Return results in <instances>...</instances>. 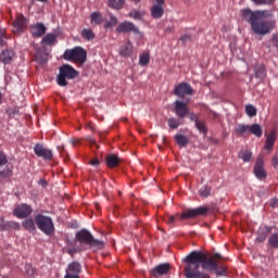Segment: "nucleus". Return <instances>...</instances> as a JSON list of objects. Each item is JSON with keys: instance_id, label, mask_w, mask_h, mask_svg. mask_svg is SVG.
I'll return each mask as SVG.
<instances>
[{"instance_id": "obj_50", "label": "nucleus", "mask_w": 278, "mask_h": 278, "mask_svg": "<svg viewBox=\"0 0 278 278\" xmlns=\"http://www.w3.org/2000/svg\"><path fill=\"white\" fill-rule=\"evenodd\" d=\"M130 18H135L136 21H138V18H140V12L139 11H131L129 13Z\"/></svg>"}, {"instance_id": "obj_11", "label": "nucleus", "mask_w": 278, "mask_h": 278, "mask_svg": "<svg viewBox=\"0 0 278 278\" xmlns=\"http://www.w3.org/2000/svg\"><path fill=\"white\" fill-rule=\"evenodd\" d=\"M31 206L29 204L23 203L17 205L14 210H13V216H15V218H27L29 216H31Z\"/></svg>"}, {"instance_id": "obj_28", "label": "nucleus", "mask_w": 278, "mask_h": 278, "mask_svg": "<svg viewBox=\"0 0 278 278\" xmlns=\"http://www.w3.org/2000/svg\"><path fill=\"white\" fill-rule=\"evenodd\" d=\"M56 40H58V36L55 34H47L42 38L41 45H47L48 47H51V45H55Z\"/></svg>"}, {"instance_id": "obj_60", "label": "nucleus", "mask_w": 278, "mask_h": 278, "mask_svg": "<svg viewBox=\"0 0 278 278\" xmlns=\"http://www.w3.org/2000/svg\"><path fill=\"white\" fill-rule=\"evenodd\" d=\"M168 223H169V225L173 224V223H175V216L168 217Z\"/></svg>"}, {"instance_id": "obj_34", "label": "nucleus", "mask_w": 278, "mask_h": 278, "mask_svg": "<svg viewBox=\"0 0 278 278\" xmlns=\"http://www.w3.org/2000/svg\"><path fill=\"white\" fill-rule=\"evenodd\" d=\"M254 71L255 77H257V79H264V77H266V67H264V65L255 66Z\"/></svg>"}, {"instance_id": "obj_41", "label": "nucleus", "mask_w": 278, "mask_h": 278, "mask_svg": "<svg viewBox=\"0 0 278 278\" xmlns=\"http://www.w3.org/2000/svg\"><path fill=\"white\" fill-rule=\"evenodd\" d=\"M12 177V169L11 168H4L0 170V178L1 179H10Z\"/></svg>"}, {"instance_id": "obj_44", "label": "nucleus", "mask_w": 278, "mask_h": 278, "mask_svg": "<svg viewBox=\"0 0 278 278\" xmlns=\"http://www.w3.org/2000/svg\"><path fill=\"white\" fill-rule=\"evenodd\" d=\"M118 24V18H116V16L114 15H111L110 16V21H108L105 23V27H116V25Z\"/></svg>"}, {"instance_id": "obj_47", "label": "nucleus", "mask_w": 278, "mask_h": 278, "mask_svg": "<svg viewBox=\"0 0 278 278\" xmlns=\"http://www.w3.org/2000/svg\"><path fill=\"white\" fill-rule=\"evenodd\" d=\"M87 248H71L67 250L68 255H75V253H80V251H86Z\"/></svg>"}, {"instance_id": "obj_39", "label": "nucleus", "mask_w": 278, "mask_h": 278, "mask_svg": "<svg viewBox=\"0 0 278 278\" xmlns=\"http://www.w3.org/2000/svg\"><path fill=\"white\" fill-rule=\"evenodd\" d=\"M245 114L253 118V116H257V109L253 104H248L245 106Z\"/></svg>"}, {"instance_id": "obj_32", "label": "nucleus", "mask_w": 278, "mask_h": 278, "mask_svg": "<svg viewBox=\"0 0 278 278\" xmlns=\"http://www.w3.org/2000/svg\"><path fill=\"white\" fill-rule=\"evenodd\" d=\"M181 118H176V117H170L168 121H167V125L169 128L172 129H178L179 126H181Z\"/></svg>"}, {"instance_id": "obj_24", "label": "nucleus", "mask_w": 278, "mask_h": 278, "mask_svg": "<svg viewBox=\"0 0 278 278\" xmlns=\"http://www.w3.org/2000/svg\"><path fill=\"white\" fill-rule=\"evenodd\" d=\"M270 231H271L270 227L264 226L263 228L260 229L256 240L258 242H264L266 238H268V233H270Z\"/></svg>"}, {"instance_id": "obj_54", "label": "nucleus", "mask_w": 278, "mask_h": 278, "mask_svg": "<svg viewBox=\"0 0 278 278\" xmlns=\"http://www.w3.org/2000/svg\"><path fill=\"white\" fill-rule=\"evenodd\" d=\"M87 142H88L89 144H94V147H98V146H97V141H94V139H92L91 137H88V138H87Z\"/></svg>"}, {"instance_id": "obj_38", "label": "nucleus", "mask_w": 278, "mask_h": 278, "mask_svg": "<svg viewBox=\"0 0 278 278\" xmlns=\"http://www.w3.org/2000/svg\"><path fill=\"white\" fill-rule=\"evenodd\" d=\"M195 127L200 131V134H203V136H207V126L205 125V121L197 122Z\"/></svg>"}, {"instance_id": "obj_42", "label": "nucleus", "mask_w": 278, "mask_h": 278, "mask_svg": "<svg viewBox=\"0 0 278 278\" xmlns=\"http://www.w3.org/2000/svg\"><path fill=\"white\" fill-rule=\"evenodd\" d=\"M268 244H270L274 249H278V235H271L268 239Z\"/></svg>"}, {"instance_id": "obj_26", "label": "nucleus", "mask_w": 278, "mask_h": 278, "mask_svg": "<svg viewBox=\"0 0 278 278\" xmlns=\"http://www.w3.org/2000/svg\"><path fill=\"white\" fill-rule=\"evenodd\" d=\"M131 51H134V47L131 46L130 42H128V43L121 47L119 55L122 58H129V55H131Z\"/></svg>"}, {"instance_id": "obj_7", "label": "nucleus", "mask_w": 278, "mask_h": 278, "mask_svg": "<svg viewBox=\"0 0 278 278\" xmlns=\"http://www.w3.org/2000/svg\"><path fill=\"white\" fill-rule=\"evenodd\" d=\"M63 58L67 62H76L78 64H85L88 59V52L81 47H75L73 49H67L63 53Z\"/></svg>"}, {"instance_id": "obj_15", "label": "nucleus", "mask_w": 278, "mask_h": 278, "mask_svg": "<svg viewBox=\"0 0 278 278\" xmlns=\"http://www.w3.org/2000/svg\"><path fill=\"white\" fill-rule=\"evenodd\" d=\"M16 55V52L12 49H4L0 52V62L4 66H8V64H12V61L14 60V56Z\"/></svg>"}, {"instance_id": "obj_9", "label": "nucleus", "mask_w": 278, "mask_h": 278, "mask_svg": "<svg viewBox=\"0 0 278 278\" xmlns=\"http://www.w3.org/2000/svg\"><path fill=\"white\" fill-rule=\"evenodd\" d=\"M193 92L194 90L192 89V86H190L188 83H180L174 89V94L179 97V99H184L186 96L192 97Z\"/></svg>"}, {"instance_id": "obj_55", "label": "nucleus", "mask_w": 278, "mask_h": 278, "mask_svg": "<svg viewBox=\"0 0 278 278\" xmlns=\"http://www.w3.org/2000/svg\"><path fill=\"white\" fill-rule=\"evenodd\" d=\"M277 204H278L277 199H271V201L269 202L270 207H275Z\"/></svg>"}, {"instance_id": "obj_19", "label": "nucleus", "mask_w": 278, "mask_h": 278, "mask_svg": "<svg viewBox=\"0 0 278 278\" xmlns=\"http://www.w3.org/2000/svg\"><path fill=\"white\" fill-rule=\"evenodd\" d=\"M66 273L70 275H77V277H79L81 274V264L77 261L70 263L66 268Z\"/></svg>"}, {"instance_id": "obj_59", "label": "nucleus", "mask_w": 278, "mask_h": 278, "mask_svg": "<svg viewBox=\"0 0 278 278\" xmlns=\"http://www.w3.org/2000/svg\"><path fill=\"white\" fill-rule=\"evenodd\" d=\"M163 4H164V0H156V4L154 5H160L162 8Z\"/></svg>"}, {"instance_id": "obj_43", "label": "nucleus", "mask_w": 278, "mask_h": 278, "mask_svg": "<svg viewBox=\"0 0 278 278\" xmlns=\"http://www.w3.org/2000/svg\"><path fill=\"white\" fill-rule=\"evenodd\" d=\"M18 230L21 229V224H18V222H7V230Z\"/></svg>"}, {"instance_id": "obj_23", "label": "nucleus", "mask_w": 278, "mask_h": 278, "mask_svg": "<svg viewBox=\"0 0 278 278\" xmlns=\"http://www.w3.org/2000/svg\"><path fill=\"white\" fill-rule=\"evenodd\" d=\"M121 164V159L116 154H110L106 156V166L109 168H116Z\"/></svg>"}, {"instance_id": "obj_36", "label": "nucleus", "mask_w": 278, "mask_h": 278, "mask_svg": "<svg viewBox=\"0 0 278 278\" xmlns=\"http://www.w3.org/2000/svg\"><path fill=\"white\" fill-rule=\"evenodd\" d=\"M109 5L113 10H122L123 5H125V0H109Z\"/></svg>"}, {"instance_id": "obj_57", "label": "nucleus", "mask_w": 278, "mask_h": 278, "mask_svg": "<svg viewBox=\"0 0 278 278\" xmlns=\"http://www.w3.org/2000/svg\"><path fill=\"white\" fill-rule=\"evenodd\" d=\"M64 278H79V276L66 273Z\"/></svg>"}, {"instance_id": "obj_51", "label": "nucleus", "mask_w": 278, "mask_h": 278, "mask_svg": "<svg viewBox=\"0 0 278 278\" xmlns=\"http://www.w3.org/2000/svg\"><path fill=\"white\" fill-rule=\"evenodd\" d=\"M190 40H191L190 35H182L180 37V41L184 42V45H186V42H190Z\"/></svg>"}, {"instance_id": "obj_40", "label": "nucleus", "mask_w": 278, "mask_h": 278, "mask_svg": "<svg viewBox=\"0 0 278 278\" xmlns=\"http://www.w3.org/2000/svg\"><path fill=\"white\" fill-rule=\"evenodd\" d=\"M81 36L85 40H94V33H92V29H83Z\"/></svg>"}, {"instance_id": "obj_62", "label": "nucleus", "mask_w": 278, "mask_h": 278, "mask_svg": "<svg viewBox=\"0 0 278 278\" xmlns=\"http://www.w3.org/2000/svg\"><path fill=\"white\" fill-rule=\"evenodd\" d=\"M165 31H166L167 34H170V31H173V28L167 27V28L165 29Z\"/></svg>"}, {"instance_id": "obj_14", "label": "nucleus", "mask_w": 278, "mask_h": 278, "mask_svg": "<svg viewBox=\"0 0 278 278\" xmlns=\"http://www.w3.org/2000/svg\"><path fill=\"white\" fill-rule=\"evenodd\" d=\"M254 175L257 179H266V170L264 169V159L258 156L254 165Z\"/></svg>"}, {"instance_id": "obj_18", "label": "nucleus", "mask_w": 278, "mask_h": 278, "mask_svg": "<svg viewBox=\"0 0 278 278\" xmlns=\"http://www.w3.org/2000/svg\"><path fill=\"white\" fill-rule=\"evenodd\" d=\"M168 270H170V264L163 263L152 269V275L153 277H162V275H168Z\"/></svg>"}, {"instance_id": "obj_53", "label": "nucleus", "mask_w": 278, "mask_h": 278, "mask_svg": "<svg viewBox=\"0 0 278 278\" xmlns=\"http://www.w3.org/2000/svg\"><path fill=\"white\" fill-rule=\"evenodd\" d=\"M7 40H8V38H5V36L1 35L0 36V47H5Z\"/></svg>"}, {"instance_id": "obj_12", "label": "nucleus", "mask_w": 278, "mask_h": 278, "mask_svg": "<svg viewBox=\"0 0 278 278\" xmlns=\"http://www.w3.org/2000/svg\"><path fill=\"white\" fill-rule=\"evenodd\" d=\"M34 153H35V155H37V157H42V160H46V161L53 160V152L51 150L45 148V146H42L40 143L35 144Z\"/></svg>"}, {"instance_id": "obj_30", "label": "nucleus", "mask_w": 278, "mask_h": 278, "mask_svg": "<svg viewBox=\"0 0 278 278\" xmlns=\"http://www.w3.org/2000/svg\"><path fill=\"white\" fill-rule=\"evenodd\" d=\"M90 18L93 25H101L103 23V15L100 12L91 13Z\"/></svg>"}, {"instance_id": "obj_45", "label": "nucleus", "mask_w": 278, "mask_h": 278, "mask_svg": "<svg viewBox=\"0 0 278 278\" xmlns=\"http://www.w3.org/2000/svg\"><path fill=\"white\" fill-rule=\"evenodd\" d=\"M256 5H273L276 0H252Z\"/></svg>"}, {"instance_id": "obj_64", "label": "nucleus", "mask_w": 278, "mask_h": 278, "mask_svg": "<svg viewBox=\"0 0 278 278\" xmlns=\"http://www.w3.org/2000/svg\"><path fill=\"white\" fill-rule=\"evenodd\" d=\"M78 142H79V141H77V140H73V141H72V144L75 146V144H77Z\"/></svg>"}, {"instance_id": "obj_4", "label": "nucleus", "mask_w": 278, "mask_h": 278, "mask_svg": "<svg viewBox=\"0 0 278 278\" xmlns=\"http://www.w3.org/2000/svg\"><path fill=\"white\" fill-rule=\"evenodd\" d=\"M35 225L45 236L51 237L55 235V224L51 216H47L42 213L37 214L35 216Z\"/></svg>"}, {"instance_id": "obj_2", "label": "nucleus", "mask_w": 278, "mask_h": 278, "mask_svg": "<svg viewBox=\"0 0 278 278\" xmlns=\"http://www.w3.org/2000/svg\"><path fill=\"white\" fill-rule=\"evenodd\" d=\"M184 275L186 278H210V274L201 271V263L194 251L184 258Z\"/></svg>"}, {"instance_id": "obj_13", "label": "nucleus", "mask_w": 278, "mask_h": 278, "mask_svg": "<svg viewBox=\"0 0 278 278\" xmlns=\"http://www.w3.org/2000/svg\"><path fill=\"white\" fill-rule=\"evenodd\" d=\"M139 34V29L138 26H136V24L131 23V22H123L121 23L117 27H116V34Z\"/></svg>"}, {"instance_id": "obj_1", "label": "nucleus", "mask_w": 278, "mask_h": 278, "mask_svg": "<svg viewBox=\"0 0 278 278\" xmlns=\"http://www.w3.org/2000/svg\"><path fill=\"white\" fill-rule=\"evenodd\" d=\"M273 13L268 10L263 11H251V9H244L242 11V18L250 23L252 31L257 36H266L273 31V22L264 21V18H269Z\"/></svg>"}, {"instance_id": "obj_37", "label": "nucleus", "mask_w": 278, "mask_h": 278, "mask_svg": "<svg viewBox=\"0 0 278 278\" xmlns=\"http://www.w3.org/2000/svg\"><path fill=\"white\" fill-rule=\"evenodd\" d=\"M200 197H204V199H207L212 194V187L210 186H202L201 189L199 190Z\"/></svg>"}, {"instance_id": "obj_49", "label": "nucleus", "mask_w": 278, "mask_h": 278, "mask_svg": "<svg viewBox=\"0 0 278 278\" xmlns=\"http://www.w3.org/2000/svg\"><path fill=\"white\" fill-rule=\"evenodd\" d=\"M188 116H189V119H190V121H192L193 123H195V125H197V123H199V115H197V114H194V113H190V111H189Z\"/></svg>"}, {"instance_id": "obj_21", "label": "nucleus", "mask_w": 278, "mask_h": 278, "mask_svg": "<svg viewBox=\"0 0 278 278\" xmlns=\"http://www.w3.org/2000/svg\"><path fill=\"white\" fill-rule=\"evenodd\" d=\"M276 140H277V132H275V130H273L271 132L268 134V136L266 138L265 150L269 151V152L273 151Z\"/></svg>"}, {"instance_id": "obj_5", "label": "nucleus", "mask_w": 278, "mask_h": 278, "mask_svg": "<svg viewBox=\"0 0 278 278\" xmlns=\"http://www.w3.org/2000/svg\"><path fill=\"white\" fill-rule=\"evenodd\" d=\"M194 252L195 256L198 257V262H200L203 270H208L211 273L215 271L216 275H225V273H227V269L225 267H220V269H218V262H216L214 257H207L205 254L199 251Z\"/></svg>"}, {"instance_id": "obj_3", "label": "nucleus", "mask_w": 278, "mask_h": 278, "mask_svg": "<svg viewBox=\"0 0 278 278\" xmlns=\"http://www.w3.org/2000/svg\"><path fill=\"white\" fill-rule=\"evenodd\" d=\"M76 242L81 244V249H92V251H101L105 247V242L94 239L92 233L87 229H81L76 232Z\"/></svg>"}, {"instance_id": "obj_63", "label": "nucleus", "mask_w": 278, "mask_h": 278, "mask_svg": "<svg viewBox=\"0 0 278 278\" xmlns=\"http://www.w3.org/2000/svg\"><path fill=\"white\" fill-rule=\"evenodd\" d=\"M37 1H39L40 3H47V1L49 0H37Z\"/></svg>"}, {"instance_id": "obj_52", "label": "nucleus", "mask_w": 278, "mask_h": 278, "mask_svg": "<svg viewBox=\"0 0 278 278\" xmlns=\"http://www.w3.org/2000/svg\"><path fill=\"white\" fill-rule=\"evenodd\" d=\"M0 231H8V222L0 223Z\"/></svg>"}, {"instance_id": "obj_29", "label": "nucleus", "mask_w": 278, "mask_h": 278, "mask_svg": "<svg viewBox=\"0 0 278 278\" xmlns=\"http://www.w3.org/2000/svg\"><path fill=\"white\" fill-rule=\"evenodd\" d=\"M151 15L153 18H162L164 16V7L154 4L151 9Z\"/></svg>"}, {"instance_id": "obj_17", "label": "nucleus", "mask_w": 278, "mask_h": 278, "mask_svg": "<svg viewBox=\"0 0 278 278\" xmlns=\"http://www.w3.org/2000/svg\"><path fill=\"white\" fill-rule=\"evenodd\" d=\"M30 34L34 38H42L47 34V26L42 23H37L30 27Z\"/></svg>"}, {"instance_id": "obj_35", "label": "nucleus", "mask_w": 278, "mask_h": 278, "mask_svg": "<svg viewBox=\"0 0 278 278\" xmlns=\"http://www.w3.org/2000/svg\"><path fill=\"white\" fill-rule=\"evenodd\" d=\"M149 62H151V54L149 51H144L140 55V66H149Z\"/></svg>"}, {"instance_id": "obj_27", "label": "nucleus", "mask_w": 278, "mask_h": 278, "mask_svg": "<svg viewBox=\"0 0 278 278\" xmlns=\"http://www.w3.org/2000/svg\"><path fill=\"white\" fill-rule=\"evenodd\" d=\"M248 134H252L253 136H256V138H262V126L260 124H253L249 126Z\"/></svg>"}, {"instance_id": "obj_8", "label": "nucleus", "mask_w": 278, "mask_h": 278, "mask_svg": "<svg viewBox=\"0 0 278 278\" xmlns=\"http://www.w3.org/2000/svg\"><path fill=\"white\" fill-rule=\"evenodd\" d=\"M174 112L178 118H186L190 114V109L188 108V102L181 100H176L174 102Z\"/></svg>"}, {"instance_id": "obj_16", "label": "nucleus", "mask_w": 278, "mask_h": 278, "mask_svg": "<svg viewBox=\"0 0 278 278\" xmlns=\"http://www.w3.org/2000/svg\"><path fill=\"white\" fill-rule=\"evenodd\" d=\"M35 62L39 64V66H42L43 64H47L49 62V53L42 48H37L34 54Z\"/></svg>"}, {"instance_id": "obj_31", "label": "nucleus", "mask_w": 278, "mask_h": 278, "mask_svg": "<svg viewBox=\"0 0 278 278\" xmlns=\"http://www.w3.org/2000/svg\"><path fill=\"white\" fill-rule=\"evenodd\" d=\"M235 134H237V136H244V134H249V125L238 124L235 127Z\"/></svg>"}, {"instance_id": "obj_48", "label": "nucleus", "mask_w": 278, "mask_h": 278, "mask_svg": "<svg viewBox=\"0 0 278 278\" xmlns=\"http://www.w3.org/2000/svg\"><path fill=\"white\" fill-rule=\"evenodd\" d=\"M8 164V156L5 153L0 152V166H5Z\"/></svg>"}, {"instance_id": "obj_56", "label": "nucleus", "mask_w": 278, "mask_h": 278, "mask_svg": "<svg viewBox=\"0 0 278 278\" xmlns=\"http://www.w3.org/2000/svg\"><path fill=\"white\" fill-rule=\"evenodd\" d=\"M91 166H99V159H93L90 161Z\"/></svg>"}, {"instance_id": "obj_46", "label": "nucleus", "mask_w": 278, "mask_h": 278, "mask_svg": "<svg viewBox=\"0 0 278 278\" xmlns=\"http://www.w3.org/2000/svg\"><path fill=\"white\" fill-rule=\"evenodd\" d=\"M25 271L26 275H28V277H34V274L36 273V269H34V267L29 264L25 265Z\"/></svg>"}, {"instance_id": "obj_33", "label": "nucleus", "mask_w": 278, "mask_h": 278, "mask_svg": "<svg viewBox=\"0 0 278 278\" xmlns=\"http://www.w3.org/2000/svg\"><path fill=\"white\" fill-rule=\"evenodd\" d=\"M238 157L240 160H243V162H251V157H253V153L249 150H241L238 154Z\"/></svg>"}, {"instance_id": "obj_25", "label": "nucleus", "mask_w": 278, "mask_h": 278, "mask_svg": "<svg viewBox=\"0 0 278 278\" xmlns=\"http://www.w3.org/2000/svg\"><path fill=\"white\" fill-rule=\"evenodd\" d=\"M176 143L178 144V147H180L181 149L188 147V143L190 142L188 140V137H186V135H181V134H177L174 137Z\"/></svg>"}, {"instance_id": "obj_20", "label": "nucleus", "mask_w": 278, "mask_h": 278, "mask_svg": "<svg viewBox=\"0 0 278 278\" xmlns=\"http://www.w3.org/2000/svg\"><path fill=\"white\" fill-rule=\"evenodd\" d=\"M13 27H15L16 31H23V29L27 27V18L23 16V14L17 15L13 23Z\"/></svg>"}, {"instance_id": "obj_22", "label": "nucleus", "mask_w": 278, "mask_h": 278, "mask_svg": "<svg viewBox=\"0 0 278 278\" xmlns=\"http://www.w3.org/2000/svg\"><path fill=\"white\" fill-rule=\"evenodd\" d=\"M22 227L26 229V231H29V233H36V219L26 218L22 222Z\"/></svg>"}, {"instance_id": "obj_10", "label": "nucleus", "mask_w": 278, "mask_h": 278, "mask_svg": "<svg viewBox=\"0 0 278 278\" xmlns=\"http://www.w3.org/2000/svg\"><path fill=\"white\" fill-rule=\"evenodd\" d=\"M208 212L210 208L207 206H199L197 208L185 211L180 218H197V216H205Z\"/></svg>"}, {"instance_id": "obj_6", "label": "nucleus", "mask_w": 278, "mask_h": 278, "mask_svg": "<svg viewBox=\"0 0 278 278\" xmlns=\"http://www.w3.org/2000/svg\"><path fill=\"white\" fill-rule=\"evenodd\" d=\"M76 77H79V72L70 64H63L59 68L56 84L58 86H61V88H66V86H68V81L66 79H76Z\"/></svg>"}, {"instance_id": "obj_58", "label": "nucleus", "mask_w": 278, "mask_h": 278, "mask_svg": "<svg viewBox=\"0 0 278 278\" xmlns=\"http://www.w3.org/2000/svg\"><path fill=\"white\" fill-rule=\"evenodd\" d=\"M213 260H223V255L215 253L213 256Z\"/></svg>"}, {"instance_id": "obj_61", "label": "nucleus", "mask_w": 278, "mask_h": 278, "mask_svg": "<svg viewBox=\"0 0 278 278\" xmlns=\"http://www.w3.org/2000/svg\"><path fill=\"white\" fill-rule=\"evenodd\" d=\"M39 184H40V186H47V180L40 179V180H39Z\"/></svg>"}]
</instances>
